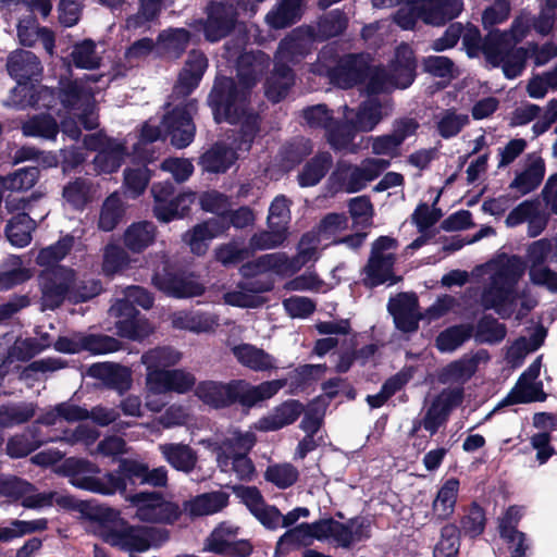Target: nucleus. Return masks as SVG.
Listing matches in <instances>:
<instances>
[{"label": "nucleus", "instance_id": "b1692460", "mask_svg": "<svg viewBox=\"0 0 557 557\" xmlns=\"http://www.w3.org/2000/svg\"><path fill=\"white\" fill-rule=\"evenodd\" d=\"M237 159L235 149L224 141H216L199 157L198 164L203 172L220 174L226 173Z\"/></svg>", "mask_w": 557, "mask_h": 557}, {"label": "nucleus", "instance_id": "412c9836", "mask_svg": "<svg viewBox=\"0 0 557 557\" xmlns=\"http://www.w3.org/2000/svg\"><path fill=\"white\" fill-rule=\"evenodd\" d=\"M206 67V57L201 52L191 51L173 87L172 98L174 101L185 99L198 87Z\"/></svg>", "mask_w": 557, "mask_h": 557}, {"label": "nucleus", "instance_id": "4c0bfd02", "mask_svg": "<svg viewBox=\"0 0 557 557\" xmlns=\"http://www.w3.org/2000/svg\"><path fill=\"white\" fill-rule=\"evenodd\" d=\"M478 364L479 360L476 357L463 356L444 367L438 374V380L443 384L454 382L463 384L474 375Z\"/></svg>", "mask_w": 557, "mask_h": 557}, {"label": "nucleus", "instance_id": "603ef678", "mask_svg": "<svg viewBox=\"0 0 557 557\" xmlns=\"http://www.w3.org/2000/svg\"><path fill=\"white\" fill-rule=\"evenodd\" d=\"M264 479L276 487L286 490L298 481L299 471L288 462L271 465L264 472Z\"/></svg>", "mask_w": 557, "mask_h": 557}, {"label": "nucleus", "instance_id": "5fc2aeb1", "mask_svg": "<svg viewBox=\"0 0 557 557\" xmlns=\"http://www.w3.org/2000/svg\"><path fill=\"white\" fill-rule=\"evenodd\" d=\"M312 150L311 139L302 136L295 137L283 146L281 152L282 160L290 166H296L310 156Z\"/></svg>", "mask_w": 557, "mask_h": 557}, {"label": "nucleus", "instance_id": "20e7f679", "mask_svg": "<svg viewBox=\"0 0 557 557\" xmlns=\"http://www.w3.org/2000/svg\"><path fill=\"white\" fill-rule=\"evenodd\" d=\"M286 384V379L265 381L259 385H251L242 379L231 380L226 383L201 381L196 386L195 394L203 404L214 409L230 408L238 404L249 410L260 401L276 395Z\"/></svg>", "mask_w": 557, "mask_h": 557}, {"label": "nucleus", "instance_id": "c756f323", "mask_svg": "<svg viewBox=\"0 0 557 557\" xmlns=\"http://www.w3.org/2000/svg\"><path fill=\"white\" fill-rule=\"evenodd\" d=\"M88 374L101 380L107 386L125 391L131 384V374L127 368L109 362H97L89 367Z\"/></svg>", "mask_w": 557, "mask_h": 557}, {"label": "nucleus", "instance_id": "8fccbe9b", "mask_svg": "<svg viewBox=\"0 0 557 557\" xmlns=\"http://www.w3.org/2000/svg\"><path fill=\"white\" fill-rule=\"evenodd\" d=\"M511 292V287L498 285L485 288L481 295V306L484 310H495L502 319H508L511 315V310H506L505 302Z\"/></svg>", "mask_w": 557, "mask_h": 557}, {"label": "nucleus", "instance_id": "dca6fc26", "mask_svg": "<svg viewBox=\"0 0 557 557\" xmlns=\"http://www.w3.org/2000/svg\"><path fill=\"white\" fill-rule=\"evenodd\" d=\"M216 123L239 125L240 139L251 146L260 131L261 116L252 107H212Z\"/></svg>", "mask_w": 557, "mask_h": 557}, {"label": "nucleus", "instance_id": "6ab92c4d", "mask_svg": "<svg viewBox=\"0 0 557 557\" xmlns=\"http://www.w3.org/2000/svg\"><path fill=\"white\" fill-rule=\"evenodd\" d=\"M146 381L149 389L157 394L168 392L185 394L196 384L195 375L183 369L154 370L147 373Z\"/></svg>", "mask_w": 557, "mask_h": 557}, {"label": "nucleus", "instance_id": "4be33fe9", "mask_svg": "<svg viewBox=\"0 0 557 557\" xmlns=\"http://www.w3.org/2000/svg\"><path fill=\"white\" fill-rule=\"evenodd\" d=\"M395 255L387 253L386 256H372L370 255L363 273L366 276L362 278V284L367 288H375L380 285L389 282V285L397 284L401 276L394 273Z\"/></svg>", "mask_w": 557, "mask_h": 557}, {"label": "nucleus", "instance_id": "9d476101", "mask_svg": "<svg viewBox=\"0 0 557 557\" xmlns=\"http://www.w3.org/2000/svg\"><path fill=\"white\" fill-rule=\"evenodd\" d=\"M126 500L136 507L139 520L149 523L174 524L180 520L183 508L166 500L161 492H139L126 496Z\"/></svg>", "mask_w": 557, "mask_h": 557}, {"label": "nucleus", "instance_id": "c9c22d12", "mask_svg": "<svg viewBox=\"0 0 557 557\" xmlns=\"http://www.w3.org/2000/svg\"><path fill=\"white\" fill-rule=\"evenodd\" d=\"M507 335V326L500 323L493 314L484 313L474 326V339L479 344L496 345Z\"/></svg>", "mask_w": 557, "mask_h": 557}, {"label": "nucleus", "instance_id": "a18cd8bd", "mask_svg": "<svg viewBox=\"0 0 557 557\" xmlns=\"http://www.w3.org/2000/svg\"><path fill=\"white\" fill-rule=\"evenodd\" d=\"M32 218L27 213H18L12 216L4 230L8 240L15 247H26L32 240Z\"/></svg>", "mask_w": 557, "mask_h": 557}, {"label": "nucleus", "instance_id": "09e8293b", "mask_svg": "<svg viewBox=\"0 0 557 557\" xmlns=\"http://www.w3.org/2000/svg\"><path fill=\"white\" fill-rule=\"evenodd\" d=\"M39 175L38 166H25L8 176H0V187L7 190H28L36 185Z\"/></svg>", "mask_w": 557, "mask_h": 557}, {"label": "nucleus", "instance_id": "cd10ccee", "mask_svg": "<svg viewBox=\"0 0 557 557\" xmlns=\"http://www.w3.org/2000/svg\"><path fill=\"white\" fill-rule=\"evenodd\" d=\"M228 494L222 491L203 493L183 503V510L190 517L197 518L221 511L228 504Z\"/></svg>", "mask_w": 557, "mask_h": 557}, {"label": "nucleus", "instance_id": "2f4dec72", "mask_svg": "<svg viewBox=\"0 0 557 557\" xmlns=\"http://www.w3.org/2000/svg\"><path fill=\"white\" fill-rule=\"evenodd\" d=\"M156 236V225L150 221H140L126 228L123 243L132 252L140 253L154 243Z\"/></svg>", "mask_w": 557, "mask_h": 557}, {"label": "nucleus", "instance_id": "e433bc0d", "mask_svg": "<svg viewBox=\"0 0 557 557\" xmlns=\"http://www.w3.org/2000/svg\"><path fill=\"white\" fill-rule=\"evenodd\" d=\"M473 331L474 326L469 323L448 326L440 332L435 346L441 352H453L472 337Z\"/></svg>", "mask_w": 557, "mask_h": 557}, {"label": "nucleus", "instance_id": "423d86ee", "mask_svg": "<svg viewBox=\"0 0 557 557\" xmlns=\"http://www.w3.org/2000/svg\"><path fill=\"white\" fill-rule=\"evenodd\" d=\"M313 38L314 34L310 29L298 28L282 40L276 52L274 72L265 85V95L270 101L284 100L294 84V75L287 63H296L306 55L312 46Z\"/></svg>", "mask_w": 557, "mask_h": 557}, {"label": "nucleus", "instance_id": "49530a36", "mask_svg": "<svg viewBox=\"0 0 557 557\" xmlns=\"http://www.w3.org/2000/svg\"><path fill=\"white\" fill-rule=\"evenodd\" d=\"M180 359L181 354L168 346L149 349L141 356V362L146 366L147 373L154 370L166 371V368L176 364Z\"/></svg>", "mask_w": 557, "mask_h": 557}, {"label": "nucleus", "instance_id": "58836bf2", "mask_svg": "<svg viewBox=\"0 0 557 557\" xmlns=\"http://www.w3.org/2000/svg\"><path fill=\"white\" fill-rule=\"evenodd\" d=\"M125 206L117 193L110 194L102 202L98 219V228L112 232L122 222Z\"/></svg>", "mask_w": 557, "mask_h": 557}, {"label": "nucleus", "instance_id": "864d4df0", "mask_svg": "<svg viewBox=\"0 0 557 557\" xmlns=\"http://www.w3.org/2000/svg\"><path fill=\"white\" fill-rule=\"evenodd\" d=\"M214 257L225 268L236 267L251 258V249L240 247L237 242L232 240L218 246Z\"/></svg>", "mask_w": 557, "mask_h": 557}, {"label": "nucleus", "instance_id": "052dcab7", "mask_svg": "<svg viewBox=\"0 0 557 557\" xmlns=\"http://www.w3.org/2000/svg\"><path fill=\"white\" fill-rule=\"evenodd\" d=\"M289 205L290 200L284 195H278L273 199L269 208V227H275L287 234V225L290 220Z\"/></svg>", "mask_w": 557, "mask_h": 557}, {"label": "nucleus", "instance_id": "69168bd1", "mask_svg": "<svg viewBox=\"0 0 557 557\" xmlns=\"http://www.w3.org/2000/svg\"><path fill=\"white\" fill-rule=\"evenodd\" d=\"M269 231H261L259 233H255L248 244V249H251V257L255 255L257 250H267L281 246L287 234L275 228L269 227Z\"/></svg>", "mask_w": 557, "mask_h": 557}, {"label": "nucleus", "instance_id": "1a4fd4ad", "mask_svg": "<svg viewBox=\"0 0 557 557\" xmlns=\"http://www.w3.org/2000/svg\"><path fill=\"white\" fill-rule=\"evenodd\" d=\"M302 117L310 127L325 131L326 141L335 151L348 149L358 133L351 120L335 119L329 107H305Z\"/></svg>", "mask_w": 557, "mask_h": 557}, {"label": "nucleus", "instance_id": "37998d69", "mask_svg": "<svg viewBox=\"0 0 557 557\" xmlns=\"http://www.w3.org/2000/svg\"><path fill=\"white\" fill-rule=\"evenodd\" d=\"M47 529V518H39L35 520L14 519L10 522V527L0 525V543H8L14 539H18L36 532H42Z\"/></svg>", "mask_w": 557, "mask_h": 557}, {"label": "nucleus", "instance_id": "bf43d9fd", "mask_svg": "<svg viewBox=\"0 0 557 557\" xmlns=\"http://www.w3.org/2000/svg\"><path fill=\"white\" fill-rule=\"evenodd\" d=\"M325 364H304L289 373V387L292 391H302L311 382L318 381L325 372Z\"/></svg>", "mask_w": 557, "mask_h": 557}, {"label": "nucleus", "instance_id": "bb28decb", "mask_svg": "<svg viewBox=\"0 0 557 557\" xmlns=\"http://www.w3.org/2000/svg\"><path fill=\"white\" fill-rule=\"evenodd\" d=\"M196 197L194 191H182L168 202L153 206V216L161 223L185 219L189 216Z\"/></svg>", "mask_w": 557, "mask_h": 557}, {"label": "nucleus", "instance_id": "13d9d810", "mask_svg": "<svg viewBox=\"0 0 557 557\" xmlns=\"http://www.w3.org/2000/svg\"><path fill=\"white\" fill-rule=\"evenodd\" d=\"M460 524L465 535L471 539L480 536L486 525L485 510L476 502H472L467 515L461 518Z\"/></svg>", "mask_w": 557, "mask_h": 557}, {"label": "nucleus", "instance_id": "72a5a7b5", "mask_svg": "<svg viewBox=\"0 0 557 557\" xmlns=\"http://www.w3.org/2000/svg\"><path fill=\"white\" fill-rule=\"evenodd\" d=\"M304 0H278L276 7L267 16V23L273 28H284L296 23L302 15Z\"/></svg>", "mask_w": 557, "mask_h": 557}, {"label": "nucleus", "instance_id": "0eeeda50", "mask_svg": "<svg viewBox=\"0 0 557 557\" xmlns=\"http://www.w3.org/2000/svg\"><path fill=\"white\" fill-rule=\"evenodd\" d=\"M7 69L17 85L13 89V102L22 104H36L40 101H54V92L46 86L35 85L33 81L42 73L39 59L30 51H13L7 62Z\"/></svg>", "mask_w": 557, "mask_h": 557}, {"label": "nucleus", "instance_id": "3c124183", "mask_svg": "<svg viewBox=\"0 0 557 557\" xmlns=\"http://www.w3.org/2000/svg\"><path fill=\"white\" fill-rule=\"evenodd\" d=\"M71 59L77 67L94 70L100 65L101 54L92 40L85 39L73 46Z\"/></svg>", "mask_w": 557, "mask_h": 557}, {"label": "nucleus", "instance_id": "39448f33", "mask_svg": "<svg viewBox=\"0 0 557 557\" xmlns=\"http://www.w3.org/2000/svg\"><path fill=\"white\" fill-rule=\"evenodd\" d=\"M529 20L517 16L508 30H491L485 47L486 63L492 67H502L505 77L512 79L520 76L525 67L527 50L515 48L527 34Z\"/></svg>", "mask_w": 557, "mask_h": 557}, {"label": "nucleus", "instance_id": "aec40b11", "mask_svg": "<svg viewBox=\"0 0 557 557\" xmlns=\"http://www.w3.org/2000/svg\"><path fill=\"white\" fill-rule=\"evenodd\" d=\"M16 361L18 359L10 347L5 357L0 362V382L11 372H18L20 380H34L33 374L35 372H53L67 366L65 360L55 357L35 360L24 368L17 364Z\"/></svg>", "mask_w": 557, "mask_h": 557}, {"label": "nucleus", "instance_id": "680f3d73", "mask_svg": "<svg viewBox=\"0 0 557 557\" xmlns=\"http://www.w3.org/2000/svg\"><path fill=\"white\" fill-rule=\"evenodd\" d=\"M327 406L329 401L325 400L324 396L319 395L314 397L308 405L305 416L300 422V429L304 431H310L311 433H318L322 425Z\"/></svg>", "mask_w": 557, "mask_h": 557}, {"label": "nucleus", "instance_id": "e2e57ef3", "mask_svg": "<svg viewBox=\"0 0 557 557\" xmlns=\"http://www.w3.org/2000/svg\"><path fill=\"white\" fill-rule=\"evenodd\" d=\"M468 123V114H457L453 109H448L443 112L436 127L441 137L448 139L457 136Z\"/></svg>", "mask_w": 557, "mask_h": 557}, {"label": "nucleus", "instance_id": "5701e85b", "mask_svg": "<svg viewBox=\"0 0 557 557\" xmlns=\"http://www.w3.org/2000/svg\"><path fill=\"white\" fill-rule=\"evenodd\" d=\"M304 411L305 406L299 400L287 399L274 407L270 414L262 417L257 429L262 432L281 430L296 422Z\"/></svg>", "mask_w": 557, "mask_h": 557}, {"label": "nucleus", "instance_id": "774afa93", "mask_svg": "<svg viewBox=\"0 0 557 557\" xmlns=\"http://www.w3.org/2000/svg\"><path fill=\"white\" fill-rule=\"evenodd\" d=\"M174 326L196 333L210 331L215 321L207 313L185 312L173 321Z\"/></svg>", "mask_w": 557, "mask_h": 557}, {"label": "nucleus", "instance_id": "a19ab883", "mask_svg": "<svg viewBox=\"0 0 557 557\" xmlns=\"http://www.w3.org/2000/svg\"><path fill=\"white\" fill-rule=\"evenodd\" d=\"M22 134L26 137H41L45 139H55L60 127L57 120L50 114H37L23 122Z\"/></svg>", "mask_w": 557, "mask_h": 557}, {"label": "nucleus", "instance_id": "a878e982", "mask_svg": "<svg viewBox=\"0 0 557 557\" xmlns=\"http://www.w3.org/2000/svg\"><path fill=\"white\" fill-rule=\"evenodd\" d=\"M420 10L423 22L442 25L462 12L463 2L461 0H421Z\"/></svg>", "mask_w": 557, "mask_h": 557}, {"label": "nucleus", "instance_id": "de8ad7c7", "mask_svg": "<svg viewBox=\"0 0 557 557\" xmlns=\"http://www.w3.org/2000/svg\"><path fill=\"white\" fill-rule=\"evenodd\" d=\"M74 246V236L66 234L54 244L40 249L37 255L36 262L40 267L55 265L63 260Z\"/></svg>", "mask_w": 557, "mask_h": 557}, {"label": "nucleus", "instance_id": "c03bdc74", "mask_svg": "<svg viewBox=\"0 0 557 557\" xmlns=\"http://www.w3.org/2000/svg\"><path fill=\"white\" fill-rule=\"evenodd\" d=\"M190 35L184 28L168 29L158 37V47L168 58L177 59L189 44Z\"/></svg>", "mask_w": 557, "mask_h": 557}, {"label": "nucleus", "instance_id": "7ed1b4c3", "mask_svg": "<svg viewBox=\"0 0 557 557\" xmlns=\"http://www.w3.org/2000/svg\"><path fill=\"white\" fill-rule=\"evenodd\" d=\"M416 61L410 47L403 45L396 51L388 77L382 70H368L362 58L348 55L330 73L332 81L341 88H349L368 78L367 92L376 95L389 91L393 87L406 88L414 78Z\"/></svg>", "mask_w": 557, "mask_h": 557}, {"label": "nucleus", "instance_id": "a211bd4d", "mask_svg": "<svg viewBox=\"0 0 557 557\" xmlns=\"http://www.w3.org/2000/svg\"><path fill=\"white\" fill-rule=\"evenodd\" d=\"M387 310L393 317L397 330L413 333L419 329L422 314L419 312V299L414 293H398L391 297Z\"/></svg>", "mask_w": 557, "mask_h": 557}, {"label": "nucleus", "instance_id": "ddd939ff", "mask_svg": "<svg viewBox=\"0 0 557 557\" xmlns=\"http://www.w3.org/2000/svg\"><path fill=\"white\" fill-rule=\"evenodd\" d=\"M313 540H329L327 518L319 519L312 523L302 522L288 529L280 536L275 546V555H287L292 550L308 547L313 543Z\"/></svg>", "mask_w": 557, "mask_h": 557}, {"label": "nucleus", "instance_id": "473e14b6", "mask_svg": "<svg viewBox=\"0 0 557 557\" xmlns=\"http://www.w3.org/2000/svg\"><path fill=\"white\" fill-rule=\"evenodd\" d=\"M333 158L329 151L318 152L307 161L297 175L300 187H312L318 185L330 171Z\"/></svg>", "mask_w": 557, "mask_h": 557}, {"label": "nucleus", "instance_id": "f03ea898", "mask_svg": "<svg viewBox=\"0 0 557 557\" xmlns=\"http://www.w3.org/2000/svg\"><path fill=\"white\" fill-rule=\"evenodd\" d=\"M147 463L132 458L120 460L116 469L103 473L95 462L77 457L65 458L57 469V473L69 479L76 488L100 495H114L116 493L125 498L134 493L127 492V486L135 490L145 485Z\"/></svg>", "mask_w": 557, "mask_h": 557}, {"label": "nucleus", "instance_id": "4d7b16f0", "mask_svg": "<svg viewBox=\"0 0 557 557\" xmlns=\"http://www.w3.org/2000/svg\"><path fill=\"white\" fill-rule=\"evenodd\" d=\"M82 345L84 351L92 355L115 352L122 348L119 339L106 334H83Z\"/></svg>", "mask_w": 557, "mask_h": 557}, {"label": "nucleus", "instance_id": "9b49d317", "mask_svg": "<svg viewBox=\"0 0 557 557\" xmlns=\"http://www.w3.org/2000/svg\"><path fill=\"white\" fill-rule=\"evenodd\" d=\"M240 528L230 521L220 522L205 541V550L223 557H249L253 546L238 539Z\"/></svg>", "mask_w": 557, "mask_h": 557}, {"label": "nucleus", "instance_id": "4468645a", "mask_svg": "<svg viewBox=\"0 0 557 557\" xmlns=\"http://www.w3.org/2000/svg\"><path fill=\"white\" fill-rule=\"evenodd\" d=\"M85 144L88 149L97 151L94 164L99 173L116 172L128 154L125 143L115 138L102 139L98 135H90L85 139Z\"/></svg>", "mask_w": 557, "mask_h": 557}, {"label": "nucleus", "instance_id": "79ce46f5", "mask_svg": "<svg viewBox=\"0 0 557 557\" xmlns=\"http://www.w3.org/2000/svg\"><path fill=\"white\" fill-rule=\"evenodd\" d=\"M92 184L84 177H76L64 185L62 197L75 210H84L91 201Z\"/></svg>", "mask_w": 557, "mask_h": 557}, {"label": "nucleus", "instance_id": "338daca9", "mask_svg": "<svg viewBox=\"0 0 557 557\" xmlns=\"http://www.w3.org/2000/svg\"><path fill=\"white\" fill-rule=\"evenodd\" d=\"M129 263L127 252L116 245H108L103 252L102 271L111 276L125 269Z\"/></svg>", "mask_w": 557, "mask_h": 557}, {"label": "nucleus", "instance_id": "f3484780", "mask_svg": "<svg viewBox=\"0 0 557 557\" xmlns=\"http://www.w3.org/2000/svg\"><path fill=\"white\" fill-rule=\"evenodd\" d=\"M329 539L338 547L350 549L356 542L371 537V522L366 517H352L347 522H341L333 517L327 518Z\"/></svg>", "mask_w": 557, "mask_h": 557}, {"label": "nucleus", "instance_id": "f8f14e48", "mask_svg": "<svg viewBox=\"0 0 557 557\" xmlns=\"http://www.w3.org/2000/svg\"><path fill=\"white\" fill-rule=\"evenodd\" d=\"M75 272L71 268L57 265L42 275L41 305L44 309L55 310L66 298L73 296Z\"/></svg>", "mask_w": 557, "mask_h": 557}, {"label": "nucleus", "instance_id": "6e6d98bb", "mask_svg": "<svg viewBox=\"0 0 557 557\" xmlns=\"http://www.w3.org/2000/svg\"><path fill=\"white\" fill-rule=\"evenodd\" d=\"M35 416L33 404H15L0 407V425L9 428L28 422Z\"/></svg>", "mask_w": 557, "mask_h": 557}, {"label": "nucleus", "instance_id": "f704fd0d", "mask_svg": "<svg viewBox=\"0 0 557 557\" xmlns=\"http://www.w3.org/2000/svg\"><path fill=\"white\" fill-rule=\"evenodd\" d=\"M237 361L253 371H265L274 368L273 358L263 349L251 344H239L232 348Z\"/></svg>", "mask_w": 557, "mask_h": 557}, {"label": "nucleus", "instance_id": "393cba45", "mask_svg": "<svg viewBox=\"0 0 557 557\" xmlns=\"http://www.w3.org/2000/svg\"><path fill=\"white\" fill-rule=\"evenodd\" d=\"M235 9L232 4L212 3L209 7L208 18L203 25L206 38L216 41L224 37L235 22Z\"/></svg>", "mask_w": 557, "mask_h": 557}, {"label": "nucleus", "instance_id": "c85d7f7f", "mask_svg": "<svg viewBox=\"0 0 557 557\" xmlns=\"http://www.w3.org/2000/svg\"><path fill=\"white\" fill-rule=\"evenodd\" d=\"M166 462L175 470L190 473L196 468L197 453L186 444L166 443L159 446Z\"/></svg>", "mask_w": 557, "mask_h": 557}, {"label": "nucleus", "instance_id": "ea45409f", "mask_svg": "<svg viewBox=\"0 0 557 557\" xmlns=\"http://www.w3.org/2000/svg\"><path fill=\"white\" fill-rule=\"evenodd\" d=\"M544 175L545 163L543 159L539 158L516 175L513 181L509 184V188L516 189L519 191L520 196H524L535 190L541 185Z\"/></svg>", "mask_w": 557, "mask_h": 557}, {"label": "nucleus", "instance_id": "7c9ffc66", "mask_svg": "<svg viewBox=\"0 0 557 557\" xmlns=\"http://www.w3.org/2000/svg\"><path fill=\"white\" fill-rule=\"evenodd\" d=\"M459 485L457 478H449L440 487L432 503V511L437 521L448 520L455 512Z\"/></svg>", "mask_w": 557, "mask_h": 557}, {"label": "nucleus", "instance_id": "2eb2a0df", "mask_svg": "<svg viewBox=\"0 0 557 557\" xmlns=\"http://www.w3.org/2000/svg\"><path fill=\"white\" fill-rule=\"evenodd\" d=\"M111 310L117 318L115 329L120 337L141 341L152 333L148 319L129 300H120Z\"/></svg>", "mask_w": 557, "mask_h": 557}, {"label": "nucleus", "instance_id": "6e6552de", "mask_svg": "<svg viewBox=\"0 0 557 557\" xmlns=\"http://www.w3.org/2000/svg\"><path fill=\"white\" fill-rule=\"evenodd\" d=\"M151 283L164 295L176 299L198 297L206 292L205 285L194 272L169 260L154 270Z\"/></svg>", "mask_w": 557, "mask_h": 557}, {"label": "nucleus", "instance_id": "0e129e2a", "mask_svg": "<svg viewBox=\"0 0 557 557\" xmlns=\"http://www.w3.org/2000/svg\"><path fill=\"white\" fill-rule=\"evenodd\" d=\"M257 443V436L250 431L236 430L230 437L221 442V448L227 449L234 455H249Z\"/></svg>", "mask_w": 557, "mask_h": 557}, {"label": "nucleus", "instance_id": "f257e3e1", "mask_svg": "<svg viewBox=\"0 0 557 557\" xmlns=\"http://www.w3.org/2000/svg\"><path fill=\"white\" fill-rule=\"evenodd\" d=\"M58 506L78 511L95 524L96 535L109 546L125 553H144L158 547L169 539L166 530L154 527L132 524L121 511L111 507L92 505L74 497H61Z\"/></svg>", "mask_w": 557, "mask_h": 557}]
</instances>
